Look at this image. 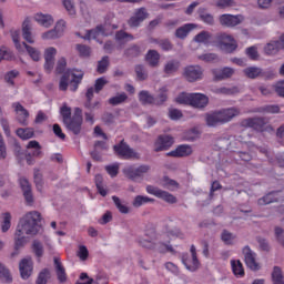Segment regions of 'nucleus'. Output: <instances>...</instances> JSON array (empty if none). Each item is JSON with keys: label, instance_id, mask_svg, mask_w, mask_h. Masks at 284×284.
Listing matches in <instances>:
<instances>
[{"label": "nucleus", "instance_id": "f257e3e1", "mask_svg": "<svg viewBox=\"0 0 284 284\" xmlns=\"http://www.w3.org/2000/svg\"><path fill=\"white\" fill-rule=\"evenodd\" d=\"M65 68H68V61L65 58H60L55 67V73L62 74L59 82V90L67 92L68 88H70L71 92H77L85 73L79 69H68L65 71Z\"/></svg>", "mask_w": 284, "mask_h": 284}, {"label": "nucleus", "instance_id": "f03ea898", "mask_svg": "<svg viewBox=\"0 0 284 284\" xmlns=\"http://www.w3.org/2000/svg\"><path fill=\"white\" fill-rule=\"evenodd\" d=\"M41 213L39 211H30L24 214L17 225L16 236L26 234L27 236H37L41 230Z\"/></svg>", "mask_w": 284, "mask_h": 284}, {"label": "nucleus", "instance_id": "7ed1b4c3", "mask_svg": "<svg viewBox=\"0 0 284 284\" xmlns=\"http://www.w3.org/2000/svg\"><path fill=\"white\" fill-rule=\"evenodd\" d=\"M240 115L241 109L232 106L206 113L205 121L209 128H216V125H225V123H230Z\"/></svg>", "mask_w": 284, "mask_h": 284}, {"label": "nucleus", "instance_id": "20e7f679", "mask_svg": "<svg viewBox=\"0 0 284 284\" xmlns=\"http://www.w3.org/2000/svg\"><path fill=\"white\" fill-rule=\"evenodd\" d=\"M139 245L144 247V250H151V252H160V254L174 252L172 245L159 241V233L154 229L145 231L144 236L139 239Z\"/></svg>", "mask_w": 284, "mask_h": 284}, {"label": "nucleus", "instance_id": "39448f33", "mask_svg": "<svg viewBox=\"0 0 284 284\" xmlns=\"http://www.w3.org/2000/svg\"><path fill=\"white\" fill-rule=\"evenodd\" d=\"M267 123H270V119L261 116L247 118L242 121V125L244 128H252L256 132L274 131V128H272V125H267Z\"/></svg>", "mask_w": 284, "mask_h": 284}, {"label": "nucleus", "instance_id": "423d86ee", "mask_svg": "<svg viewBox=\"0 0 284 284\" xmlns=\"http://www.w3.org/2000/svg\"><path fill=\"white\" fill-rule=\"evenodd\" d=\"M113 152L120 159H139V154L134 151V149L130 148V144L125 142V140H121L120 143L113 145Z\"/></svg>", "mask_w": 284, "mask_h": 284}, {"label": "nucleus", "instance_id": "0eeeda50", "mask_svg": "<svg viewBox=\"0 0 284 284\" xmlns=\"http://www.w3.org/2000/svg\"><path fill=\"white\" fill-rule=\"evenodd\" d=\"M151 168L148 164H142L138 168L129 166L123 170V174L126 176V179H130V181H133L134 183H138V181L143 179L144 174H148L150 172Z\"/></svg>", "mask_w": 284, "mask_h": 284}, {"label": "nucleus", "instance_id": "6e6552de", "mask_svg": "<svg viewBox=\"0 0 284 284\" xmlns=\"http://www.w3.org/2000/svg\"><path fill=\"white\" fill-rule=\"evenodd\" d=\"M148 194H152L153 196H156V199H161L165 203H169L170 205H174V203H179V199L174 196L172 193L168 191H163L154 185H148L146 186Z\"/></svg>", "mask_w": 284, "mask_h": 284}, {"label": "nucleus", "instance_id": "1a4fd4ad", "mask_svg": "<svg viewBox=\"0 0 284 284\" xmlns=\"http://www.w3.org/2000/svg\"><path fill=\"white\" fill-rule=\"evenodd\" d=\"M217 20L222 28H236V26H241V23L245 21V16L223 13L219 17Z\"/></svg>", "mask_w": 284, "mask_h": 284}, {"label": "nucleus", "instance_id": "9d476101", "mask_svg": "<svg viewBox=\"0 0 284 284\" xmlns=\"http://www.w3.org/2000/svg\"><path fill=\"white\" fill-rule=\"evenodd\" d=\"M183 77L189 83H194L203 79V68L201 65H187L183 70Z\"/></svg>", "mask_w": 284, "mask_h": 284}, {"label": "nucleus", "instance_id": "9b49d317", "mask_svg": "<svg viewBox=\"0 0 284 284\" xmlns=\"http://www.w3.org/2000/svg\"><path fill=\"white\" fill-rule=\"evenodd\" d=\"M242 254L244 256V261L246 266L252 270V272H258L261 270V264L256 262V253L252 251L250 245H246L242 250Z\"/></svg>", "mask_w": 284, "mask_h": 284}, {"label": "nucleus", "instance_id": "f8f14e48", "mask_svg": "<svg viewBox=\"0 0 284 284\" xmlns=\"http://www.w3.org/2000/svg\"><path fill=\"white\" fill-rule=\"evenodd\" d=\"M148 17H150V13L145 7L135 9L133 16L128 20L129 28H139Z\"/></svg>", "mask_w": 284, "mask_h": 284}, {"label": "nucleus", "instance_id": "ddd939ff", "mask_svg": "<svg viewBox=\"0 0 284 284\" xmlns=\"http://www.w3.org/2000/svg\"><path fill=\"white\" fill-rule=\"evenodd\" d=\"M19 185L21 187L26 204L30 206L34 205V194L32 193V184H30V181H28L26 178H20Z\"/></svg>", "mask_w": 284, "mask_h": 284}, {"label": "nucleus", "instance_id": "4468645a", "mask_svg": "<svg viewBox=\"0 0 284 284\" xmlns=\"http://www.w3.org/2000/svg\"><path fill=\"white\" fill-rule=\"evenodd\" d=\"M109 150H110V146L108 145V142L98 140L93 144V150L90 152V156L93 161L101 163L103 162L102 152H108Z\"/></svg>", "mask_w": 284, "mask_h": 284}, {"label": "nucleus", "instance_id": "2eb2a0df", "mask_svg": "<svg viewBox=\"0 0 284 284\" xmlns=\"http://www.w3.org/2000/svg\"><path fill=\"white\" fill-rule=\"evenodd\" d=\"M12 108L14 109V112L17 114L16 120L18 121V123L22 126H28V119H30V112L19 102H14L12 104Z\"/></svg>", "mask_w": 284, "mask_h": 284}, {"label": "nucleus", "instance_id": "dca6fc26", "mask_svg": "<svg viewBox=\"0 0 284 284\" xmlns=\"http://www.w3.org/2000/svg\"><path fill=\"white\" fill-rule=\"evenodd\" d=\"M174 145V138L172 135H159L158 140L154 143V152H165Z\"/></svg>", "mask_w": 284, "mask_h": 284}, {"label": "nucleus", "instance_id": "f3484780", "mask_svg": "<svg viewBox=\"0 0 284 284\" xmlns=\"http://www.w3.org/2000/svg\"><path fill=\"white\" fill-rule=\"evenodd\" d=\"M54 57H57V49L54 47L44 50V70L48 74L54 70Z\"/></svg>", "mask_w": 284, "mask_h": 284}, {"label": "nucleus", "instance_id": "a211bd4d", "mask_svg": "<svg viewBox=\"0 0 284 284\" xmlns=\"http://www.w3.org/2000/svg\"><path fill=\"white\" fill-rule=\"evenodd\" d=\"M87 281V282H81ZM108 276L104 274H99L95 276V280L90 277L88 273L80 274V281H77L75 284H109Z\"/></svg>", "mask_w": 284, "mask_h": 284}, {"label": "nucleus", "instance_id": "6ab92c4d", "mask_svg": "<svg viewBox=\"0 0 284 284\" xmlns=\"http://www.w3.org/2000/svg\"><path fill=\"white\" fill-rule=\"evenodd\" d=\"M19 270H20V276L24 281L28 280L29 276H32V270H33V264H32V258H22L19 263Z\"/></svg>", "mask_w": 284, "mask_h": 284}, {"label": "nucleus", "instance_id": "aec40b11", "mask_svg": "<svg viewBox=\"0 0 284 284\" xmlns=\"http://www.w3.org/2000/svg\"><path fill=\"white\" fill-rule=\"evenodd\" d=\"M65 22L63 20L58 21L54 29L42 33V39H59L63 34Z\"/></svg>", "mask_w": 284, "mask_h": 284}, {"label": "nucleus", "instance_id": "412c9836", "mask_svg": "<svg viewBox=\"0 0 284 284\" xmlns=\"http://www.w3.org/2000/svg\"><path fill=\"white\" fill-rule=\"evenodd\" d=\"M22 39H24L27 43H34V36L32 34V22L30 18H26L22 22Z\"/></svg>", "mask_w": 284, "mask_h": 284}, {"label": "nucleus", "instance_id": "4be33fe9", "mask_svg": "<svg viewBox=\"0 0 284 284\" xmlns=\"http://www.w3.org/2000/svg\"><path fill=\"white\" fill-rule=\"evenodd\" d=\"M214 81H224L225 79H231L234 75V69L225 67L223 69L212 70Z\"/></svg>", "mask_w": 284, "mask_h": 284}, {"label": "nucleus", "instance_id": "5701e85b", "mask_svg": "<svg viewBox=\"0 0 284 284\" xmlns=\"http://www.w3.org/2000/svg\"><path fill=\"white\" fill-rule=\"evenodd\" d=\"M145 61L150 68H159L161 63V53L154 49H150L145 54Z\"/></svg>", "mask_w": 284, "mask_h": 284}, {"label": "nucleus", "instance_id": "b1692460", "mask_svg": "<svg viewBox=\"0 0 284 284\" xmlns=\"http://www.w3.org/2000/svg\"><path fill=\"white\" fill-rule=\"evenodd\" d=\"M143 54V49H141V45L139 44H130L126 49L123 51L124 59H139Z\"/></svg>", "mask_w": 284, "mask_h": 284}, {"label": "nucleus", "instance_id": "393cba45", "mask_svg": "<svg viewBox=\"0 0 284 284\" xmlns=\"http://www.w3.org/2000/svg\"><path fill=\"white\" fill-rule=\"evenodd\" d=\"M210 99L203 93H192L191 105L193 108L203 109L207 106Z\"/></svg>", "mask_w": 284, "mask_h": 284}, {"label": "nucleus", "instance_id": "a878e982", "mask_svg": "<svg viewBox=\"0 0 284 284\" xmlns=\"http://www.w3.org/2000/svg\"><path fill=\"white\" fill-rule=\"evenodd\" d=\"M190 154H192V146L187 144H182L175 150L166 153V156H173L174 159H179L181 156H190Z\"/></svg>", "mask_w": 284, "mask_h": 284}, {"label": "nucleus", "instance_id": "bb28decb", "mask_svg": "<svg viewBox=\"0 0 284 284\" xmlns=\"http://www.w3.org/2000/svg\"><path fill=\"white\" fill-rule=\"evenodd\" d=\"M281 191H271L263 197L257 200V205H270L271 203H278L281 199L278 197Z\"/></svg>", "mask_w": 284, "mask_h": 284}, {"label": "nucleus", "instance_id": "cd10ccee", "mask_svg": "<svg viewBox=\"0 0 284 284\" xmlns=\"http://www.w3.org/2000/svg\"><path fill=\"white\" fill-rule=\"evenodd\" d=\"M67 130L73 132L75 135L81 134V125H83V119L71 118L69 121L64 122Z\"/></svg>", "mask_w": 284, "mask_h": 284}, {"label": "nucleus", "instance_id": "c85d7f7f", "mask_svg": "<svg viewBox=\"0 0 284 284\" xmlns=\"http://www.w3.org/2000/svg\"><path fill=\"white\" fill-rule=\"evenodd\" d=\"M53 263L55 266V274L58 276L59 283H65V281H68V275L65 274V268L63 267V264H61V260L59 257H54Z\"/></svg>", "mask_w": 284, "mask_h": 284}, {"label": "nucleus", "instance_id": "c756f323", "mask_svg": "<svg viewBox=\"0 0 284 284\" xmlns=\"http://www.w3.org/2000/svg\"><path fill=\"white\" fill-rule=\"evenodd\" d=\"M197 14L200 20L203 23H206V26H214L215 23L214 16L207 12V8H203V7L199 8Z\"/></svg>", "mask_w": 284, "mask_h": 284}, {"label": "nucleus", "instance_id": "7c9ffc66", "mask_svg": "<svg viewBox=\"0 0 284 284\" xmlns=\"http://www.w3.org/2000/svg\"><path fill=\"white\" fill-rule=\"evenodd\" d=\"M181 62L179 60H170L164 64L163 72L168 74V77H172V74H176V71L180 70Z\"/></svg>", "mask_w": 284, "mask_h": 284}, {"label": "nucleus", "instance_id": "2f4dec72", "mask_svg": "<svg viewBox=\"0 0 284 284\" xmlns=\"http://www.w3.org/2000/svg\"><path fill=\"white\" fill-rule=\"evenodd\" d=\"M115 41L120 44V47H123L125 43H128V41H134V36H132V33L120 30L115 33Z\"/></svg>", "mask_w": 284, "mask_h": 284}, {"label": "nucleus", "instance_id": "473e14b6", "mask_svg": "<svg viewBox=\"0 0 284 284\" xmlns=\"http://www.w3.org/2000/svg\"><path fill=\"white\" fill-rule=\"evenodd\" d=\"M168 87H162L158 90L156 97H154V105L161 106L168 101Z\"/></svg>", "mask_w": 284, "mask_h": 284}, {"label": "nucleus", "instance_id": "72a5a7b5", "mask_svg": "<svg viewBox=\"0 0 284 284\" xmlns=\"http://www.w3.org/2000/svg\"><path fill=\"white\" fill-rule=\"evenodd\" d=\"M194 28H196V24L194 23L184 24L183 27L176 29L175 37L178 39H185V37H187V34H190Z\"/></svg>", "mask_w": 284, "mask_h": 284}, {"label": "nucleus", "instance_id": "f704fd0d", "mask_svg": "<svg viewBox=\"0 0 284 284\" xmlns=\"http://www.w3.org/2000/svg\"><path fill=\"white\" fill-rule=\"evenodd\" d=\"M37 23H40V26H43V28H50L52 23H54V19H52V16L50 14H43V13H38L34 17Z\"/></svg>", "mask_w": 284, "mask_h": 284}, {"label": "nucleus", "instance_id": "c9c22d12", "mask_svg": "<svg viewBox=\"0 0 284 284\" xmlns=\"http://www.w3.org/2000/svg\"><path fill=\"white\" fill-rule=\"evenodd\" d=\"M139 101L142 105H154V95L150 91L142 90L139 92Z\"/></svg>", "mask_w": 284, "mask_h": 284}, {"label": "nucleus", "instance_id": "e433bc0d", "mask_svg": "<svg viewBox=\"0 0 284 284\" xmlns=\"http://www.w3.org/2000/svg\"><path fill=\"white\" fill-rule=\"evenodd\" d=\"M281 49H283V45L281 44V39H280L277 41L268 42L264 48V52L265 54L272 55V54H276Z\"/></svg>", "mask_w": 284, "mask_h": 284}, {"label": "nucleus", "instance_id": "4c0bfd02", "mask_svg": "<svg viewBox=\"0 0 284 284\" xmlns=\"http://www.w3.org/2000/svg\"><path fill=\"white\" fill-rule=\"evenodd\" d=\"M17 136L19 139H22V141H28L29 139H32L34 136V129L33 128H19L16 131Z\"/></svg>", "mask_w": 284, "mask_h": 284}, {"label": "nucleus", "instance_id": "58836bf2", "mask_svg": "<svg viewBox=\"0 0 284 284\" xmlns=\"http://www.w3.org/2000/svg\"><path fill=\"white\" fill-rule=\"evenodd\" d=\"M112 201H113L116 210H119V212L121 214H130V207H128V204H125V201H122L116 195L112 196Z\"/></svg>", "mask_w": 284, "mask_h": 284}, {"label": "nucleus", "instance_id": "ea45409f", "mask_svg": "<svg viewBox=\"0 0 284 284\" xmlns=\"http://www.w3.org/2000/svg\"><path fill=\"white\" fill-rule=\"evenodd\" d=\"M33 183L38 192H43V173L39 169L33 170Z\"/></svg>", "mask_w": 284, "mask_h": 284}, {"label": "nucleus", "instance_id": "a19ab883", "mask_svg": "<svg viewBox=\"0 0 284 284\" xmlns=\"http://www.w3.org/2000/svg\"><path fill=\"white\" fill-rule=\"evenodd\" d=\"M160 185L161 187H164V190H176V187H179V182L174 181L168 176H163L160 181Z\"/></svg>", "mask_w": 284, "mask_h": 284}, {"label": "nucleus", "instance_id": "79ce46f5", "mask_svg": "<svg viewBox=\"0 0 284 284\" xmlns=\"http://www.w3.org/2000/svg\"><path fill=\"white\" fill-rule=\"evenodd\" d=\"M22 45L26 48L29 57L32 59V61H41V52L37 50V48L31 47L30 44L22 42Z\"/></svg>", "mask_w": 284, "mask_h": 284}, {"label": "nucleus", "instance_id": "37998d69", "mask_svg": "<svg viewBox=\"0 0 284 284\" xmlns=\"http://www.w3.org/2000/svg\"><path fill=\"white\" fill-rule=\"evenodd\" d=\"M243 73L247 79H258L261 78V68L247 67L243 70Z\"/></svg>", "mask_w": 284, "mask_h": 284}, {"label": "nucleus", "instance_id": "c03bdc74", "mask_svg": "<svg viewBox=\"0 0 284 284\" xmlns=\"http://www.w3.org/2000/svg\"><path fill=\"white\" fill-rule=\"evenodd\" d=\"M110 68V57L104 55L100 61H98L97 72L99 74H105Z\"/></svg>", "mask_w": 284, "mask_h": 284}, {"label": "nucleus", "instance_id": "a18cd8bd", "mask_svg": "<svg viewBox=\"0 0 284 284\" xmlns=\"http://www.w3.org/2000/svg\"><path fill=\"white\" fill-rule=\"evenodd\" d=\"M138 81H148V69L143 64H136L134 67Z\"/></svg>", "mask_w": 284, "mask_h": 284}, {"label": "nucleus", "instance_id": "49530a36", "mask_svg": "<svg viewBox=\"0 0 284 284\" xmlns=\"http://www.w3.org/2000/svg\"><path fill=\"white\" fill-rule=\"evenodd\" d=\"M272 281L273 284H284V276L283 271H281V267L274 266L272 272Z\"/></svg>", "mask_w": 284, "mask_h": 284}, {"label": "nucleus", "instance_id": "de8ad7c7", "mask_svg": "<svg viewBox=\"0 0 284 284\" xmlns=\"http://www.w3.org/2000/svg\"><path fill=\"white\" fill-rule=\"evenodd\" d=\"M145 203H154V199L136 195L132 202L133 207H141V205H145Z\"/></svg>", "mask_w": 284, "mask_h": 284}, {"label": "nucleus", "instance_id": "09e8293b", "mask_svg": "<svg viewBox=\"0 0 284 284\" xmlns=\"http://www.w3.org/2000/svg\"><path fill=\"white\" fill-rule=\"evenodd\" d=\"M27 150H33L31 156H41V144L39 141L32 140L27 144Z\"/></svg>", "mask_w": 284, "mask_h": 284}, {"label": "nucleus", "instance_id": "8fccbe9b", "mask_svg": "<svg viewBox=\"0 0 284 284\" xmlns=\"http://www.w3.org/2000/svg\"><path fill=\"white\" fill-rule=\"evenodd\" d=\"M236 239V235H234L232 232L227 230H223L221 234V240L225 245H234V241Z\"/></svg>", "mask_w": 284, "mask_h": 284}, {"label": "nucleus", "instance_id": "3c124183", "mask_svg": "<svg viewBox=\"0 0 284 284\" xmlns=\"http://www.w3.org/2000/svg\"><path fill=\"white\" fill-rule=\"evenodd\" d=\"M215 6L220 10H227V8H236L237 3L236 0H217Z\"/></svg>", "mask_w": 284, "mask_h": 284}, {"label": "nucleus", "instance_id": "603ef678", "mask_svg": "<svg viewBox=\"0 0 284 284\" xmlns=\"http://www.w3.org/2000/svg\"><path fill=\"white\" fill-rule=\"evenodd\" d=\"M11 39L16 45V49H18L19 52H21V31L20 30H11L10 31Z\"/></svg>", "mask_w": 284, "mask_h": 284}, {"label": "nucleus", "instance_id": "864d4df0", "mask_svg": "<svg viewBox=\"0 0 284 284\" xmlns=\"http://www.w3.org/2000/svg\"><path fill=\"white\" fill-rule=\"evenodd\" d=\"M0 280L2 283H12V275L10 271L6 268L3 264L0 263Z\"/></svg>", "mask_w": 284, "mask_h": 284}, {"label": "nucleus", "instance_id": "5fc2aeb1", "mask_svg": "<svg viewBox=\"0 0 284 284\" xmlns=\"http://www.w3.org/2000/svg\"><path fill=\"white\" fill-rule=\"evenodd\" d=\"M125 101H128V94L125 92L109 99L110 105H121V103H125Z\"/></svg>", "mask_w": 284, "mask_h": 284}, {"label": "nucleus", "instance_id": "6e6d98bb", "mask_svg": "<svg viewBox=\"0 0 284 284\" xmlns=\"http://www.w3.org/2000/svg\"><path fill=\"white\" fill-rule=\"evenodd\" d=\"M62 3L70 17L77 16V7L74 6V0H62Z\"/></svg>", "mask_w": 284, "mask_h": 284}, {"label": "nucleus", "instance_id": "4d7b16f0", "mask_svg": "<svg viewBox=\"0 0 284 284\" xmlns=\"http://www.w3.org/2000/svg\"><path fill=\"white\" fill-rule=\"evenodd\" d=\"M191 255L193 256V266H189V272H196L201 266V262H199V257L196 256V246L191 245Z\"/></svg>", "mask_w": 284, "mask_h": 284}, {"label": "nucleus", "instance_id": "13d9d810", "mask_svg": "<svg viewBox=\"0 0 284 284\" xmlns=\"http://www.w3.org/2000/svg\"><path fill=\"white\" fill-rule=\"evenodd\" d=\"M32 252L36 254L37 258H41L43 256V243L39 240H34L32 243Z\"/></svg>", "mask_w": 284, "mask_h": 284}, {"label": "nucleus", "instance_id": "bf43d9fd", "mask_svg": "<svg viewBox=\"0 0 284 284\" xmlns=\"http://www.w3.org/2000/svg\"><path fill=\"white\" fill-rule=\"evenodd\" d=\"M12 59H14V53H12V51H10L8 48L1 47L0 48V63L2 61H12Z\"/></svg>", "mask_w": 284, "mask_h": 284}, {"label": "nucleus", "instance_id": "052dcab7", "mask_svg": "<svg viewBox=\"0 0 284 284\" xmlns=\"http://www.w3.org/2000/svg\"><path fill=\"white\" fill-rule=\"evenodd\" d=\"M48 281H50V270L43 268L36 281V284H48Z\"/></svg>", "mask_w": 284, "mask_h": 284}, {"label": "nucleus", "instance_id": "680f3d73", "mask_svg": "<svg viewBox=\"0 0 284 284\" xmlns=\"http://www.w3.org/2000/svg\"><path fill=\"white\" fill-rule=\"evenodd\" d=\"M231 265L235 276H245V271L243 270L241 261H232Z\"/></svg>", "mask_w": 284, "mask_h": 284}, {"label": "nucleus", "instance_id": "e2e57ef3", "mask_svg": "<svg viewBox=\"0 0 284 284\" xmlns=\"http://www.w3.org/2000/svg\"><path fill=\"white\" fill-rule=\"evenodd\" d=\"M257 112H264L265 114H278V112H281V108L276 104L265 105L257 109Z\"/></svg>", "mask_w": 284, "mask_h": 284}, {"label": "nucleus", "instance_id": "0e129e2a", "mask_svg": "<svg viewBox=\"0 0 284 284\" xmlns=\"http://www.w3.org/2000/svg\"><path fill=\"white\" fill-rule=\"evenodd\" d=\"M176 103H181L182 105H192V93H181L176 98Z\"/></svg>", "mask_w": 284, "mask_h": 284}, {"label": "nucleus", "instance_id": "69168bd1", "mask_svg": "<svg viewBox=\"0 0 284 284\" xmlns=\"http://www.w3.org/2000/svg\"><path fill=\"white\" fill-rule=\"evenodd\" d=\"M216 39H217V42L220 44V48L222 45H224V43H232V42H234V38L231 34H227V33H219Z\"/></svg>", "mask_w": 284, "mask_h": 284}, {"label": "nucleus", "instance_id": "338daca9", "mask_svg": "<svg viewBox=\"0 0 284 284\" xmlns=\"http://www.w3.org/2000/svg\"><path fill=\"white\" fill-rule=\"evenodd\" d=\"M75 50H78L80 57L88 58L90 57L92 49L85 44H75Z\"/></svg>", "mask_w": 284, "mask_h": 284}, {"label": "nucleus", "instance_id": "774afa93", "mask_svg": "<svg viewBox=\"0 0 284 284\" xmlns=\"http://www.w3.org/2000/svg\"><path fill=\"white\" fill-rule=\"evenodd\" d=\"M273 91L277 97H281V99H284V80L277 81L272 85Z\"/></svg>", "mask_w": 284, "mask_h": 284}]
</instances>
